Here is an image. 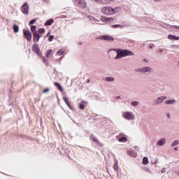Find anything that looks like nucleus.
<instances>
[{
  "mask_svg": "<svg viewBox=\"0 0 179 179\" xmlns=\"http://www.w3.org/2000/svg\"><path fill=\"white\" fill-rule=\"evenodd\" d=\"M112 51H115L117 53L115 59H120V58H125V57H133V55H135V54L129 50L112 49Z\"/></svg>",
  "mask_w": 179,
  "mask_h": 179,
  "instance_id": "nucleus-1",
  "label": "nucleus"
},
{
  "mask_svg": "<svg viewBox=\"0 0 179 179\" xmlns=\"http://www.w3.org/2000/svg\"><path fill=\"white\" fill-rule=\"evenodd\" d=\"M154 2H162V0H153Z\"/></svg>",
  "mask_w": 179,
  "mask_h": 179,
  "instance_id": "nucleus-49",
  "label": "nucleus"
},
{
  "mask_svg": "<svg viewBox=\"0 0 179 179\" xmlns=\"http://www.w3.org/2000/svg\"><path fill=\"white\" fill-rule=\"evenodd\" d=\"M37 29V27L36 25H32L31 27V31L32 34L37 33V31L36 30Z\"/></svg>",
  "mask_w": 179,
  "mask_h": 179,
  "instance_id": "nucleus-24",
  "label": "nucleus"
},
{
  "mask_svg": "<svg viewBox=\"0 0 179 179\" xmlns=\"http://www.w3.org/2000/svg\"><path fill=\"white\" fill-rule=\"evenodd\" d=\"M52 52V50H51V49L47 50V52H46L47 58L50 57V54H51Z\"/></svg>",
  "mask_w": 179,
  "mask_h": 179,
  "instance_id": "nucleus-36",
  "label": "nucleus"
},
{
  "mask_svg": "<svg viewBox=\"0 0 179 179\" xmlns=\"http://www.w3.org/2000/svg\"><path fill=\"white\" fill-rule=\"evenodd\" d=\"M29 3L27 2L24 3V4L21 7V10L24 15H29Z\"/></svg>",
  "mask_w": 179,
  "mask_h": 179,
  "instance_id": "nucleus-7",
  "label": "nucleus"
},
{
  "mask_svg": "<svg viewBox=\"0 0 179 179\" xmlns=\"http://www.w3.org/2000/svg\"><path fill=\"white\" fill-rule=\"evenodd\" d=\"M57 55H64L65 54V50L63 49L59 50L57 52Z\"/></svg>",
  "mask_w": 179,
  "mask_h": 179,
  "instance_id": "nucleus-31",
  "label": "nucleus"
},
{
  "mask_svg": "<svg viewBox=\"0 0 179 179\" xmlns=\"http://www.w3.org/2000/svg\"><path fill=\"white\" fill-rule=\"evenodd\" d=\"M85 103H86V101H83L81 103L79 104L80 110H85V105H83Z\"/></svg>",
  "mask_w": 179,
  "mask_h": 179,
  "instance_id": "nucleus-26",
  "label": "nucleus"
},
{
  "mask_svg": "<svg viewBox=\"0 0 179 179\" xmlns=\"http://www.w3.org/2000/svg\"><path fill=\"white\" fill-rule=\"evenodd\" d=\"M48 36H50V32H48V34H47V37H48Z\"/></svg>",
  "mask_w": 179,
  "mask_h": 179,
  "instance_id": "nucleus-54",
  "label": "nucleus"
},
{
  "mask_svg": "<svg viewBox=\"0 0 179 179\" xmlns=\"http://www.w3.org/2000/svg\"><path fill=\"white\" fill-rule=\"evenodd\" d=\"M116 139L119 142H122L123 143H125V142H127L128 141V139H127V136L122 133H121V134H120V135L117 136Z\"/></svg>",
  "mask_w": 179,
  "mask_h": 179,
  "instance_id": "nucleus-6",
  "label": "nucleus"
},
{
  "mask_svg": "<svg viewBox=\"0 0 179 179\" xmlns=\"http://www.w3.org/2000/svg\"><path fill=\"white\" fill-rule=\"evenodd\" d=\"M36 22H37V20L33 19L31 21H29V26H31V24H34V23H36Z\"/></svg>",
  "mask_w": 179,
  "mask_h": 179,
  "instance_id": "nucleus-35",
  "label": "nucleus"
},
{
  "mask_svg": "<svg viewBox=\"0 0 179 179\" xmlns=\"http://www.w3.org/2000/svg\"><path fill=\"white\" fill-rule=\"evenodd\" d=\"M63 100L68 107L71 106V103H69V101L68 100V98L66 96L63 97Z\"/></svg>",
  "mask_w": 179,
  "mask_h": 179,
  "instance_id": "nucleus-27",
  "label": "nucleus"
},
{
  "mask_svg": "<svg viewBox=\"0 0 179 179\" xmlns=\"http://www.w3.org/2000/svg\"><path fill=\"white\" fill-rule=\"evenodd\" d=\"M128 155H131V151H128Z\"/></svg>",
  "mask_w": 179,
  "mask_h": 179,
  "instance_id": "nucleus-53",
  "label": "nucleus"
},
{
  "mask_svg": "<svg viewBox=\"0 0 179 179\" xmlns=\"http://www.w3.org/2000/svg\"><path fill=\"white\" fill-rule=\"evenodd\" d=\"M158 52H163V49H159Z\"/></svg>",
  "mask_w": 179,
  "mask_h": 179,
  "instance_id": "nucleus-50",
  "label": "nucleus"
},
{
  "mask_svg": "<svg viewBox=\"0 0 179 179\" xmlns=\"http://www.w3.org/2000/svg\"><path fill=\"white\" fill-rule=\"evenodd\" d=\"M43 33H45V29L44 28H40L39 34H43Z\"/></svg>",
  "mask_w": 179,
  "mask_h": 179,
  "instance_id": "nucleus-37",
  "label": "nucleus"
},
{
  "mask_svg": "<svg viewBox=\"0 0 179 179\" xmlns=\"http://www.w3.org/2000/svg\"><path fill=\"white\" fill-rule=\"evenodd\" d=\"M113 169H115V171L118 170V162H117V161H115V163L113 165Z\"/></svg>",
  "mask_w": 179,
  "mask_h": 179,
  "instance_id": "nucleus-34",
  "label": "nucleus"
},
{
  "mask_svg": "<svg viewBox=\"0 0 179 179\" xmlns=\"http://www.w3.org/2000/svg\"><path fill=\"white\" fill-rule=\"evenodd\" d=\"M120 24H114V25H112V27L113 28H115V27H120Z\"/></svg>",
  "mask_w": 179,
  "mask_h": 179,
  "instance_id": "nucleus-42",
  "label": "nucleus"
},
{
  "mask_svg": "<svg viewBox=\"0 0 179 179\" xmlns=\"http://www.w3.org/2000/svg\"><path fill=\"white\" fill-rule=\"evenodd\" d=\"M47 92H50L49 88H47V89L44 90L43 93H47Z\"/></svg>",
  "mask_w": 179,
  "mask_h": 179,
  "instance_id": "nucleus-43",
  "label": "nucleus"
},
{
  "mask_svg": "<svg viewBox=\"0 0 179 179\" xmlns=\"http://www.w3.org/2000/svg\"><path fill=\"white\" fill-rule=\"evenodd\" d=\"M52 40H54V36L52 35L49 36L48 41H52Z\"/></svg>",
  "mask_w": 179,
  "mask_h": 179,
  "instance_id": "nucleus-38",
  "label": "nucleus"
},
{
  "mask_svg": "<svg viewBox=\"0 0 179 179\" xmlns=\"http://www.w3.org/2000/svg\"><path fill=\"white\" fill-rule=\"evenodd\" d=\"M114 0H101L102 3H104L105 5L111 3Z\"/></svg>",
  "mask_w": 179,
  "mask_h": 179,
  "instance_id": "nucleus-22",
  "label": "nucleus"
},
{
  "mask_svg": "<svg viewBox=\"0 0 179 179\" xmlns=\"http://www.w3.org/2000/svg\"><path fill=\"white\" fill-rule=\"evenodd\" d=\"M91 137L94 142H96V143H99V139H97V137L94 136V135H92Z\"/></svg>",
  "mask_w": 179,
  "mask_h": 179,
  "instance_id": "nucleus-33",
  "label": "nucleus"
},
{
  "mask_svg": "<svg viewBox=\"0 0 179 179\" xmlns=\"http://www.w3.org/2000/svg\"><path fill=\"white\" fill-rule=\"evenodd\" d=\"M54 85L55 86V87H57V89H59V90H60V92H64V88L62 87V85H60L59 83L55 82L54 83Z\"/></svg>",
  "mask_w": 179,
  "mask_h": 179,
  "instance_id": "nucleus-17",
  "label": "nucleus"
},
{
  "mask_svg": "<svg viewBox=\"0 0 179 179\" xmlns=\"http://www.w3.org/2000/svg\"><path fill=\"white\" fill-rule=\"evenodd\" d=\"M168 38H169V40L176 41H178V40H179L178 36H176V35H171V34L168 36Z\"/></svg>",
  "mask_w": 179,
  "mask_h": 179,
  "instance_id": "nucleus-16",
  "label": "nucleus"
},
{
  "mask_svg": "<svg viewBox=\"0 0 179 179\" xmlns=\"http://www.w3.org/2000/svg\"><path fill=\"white\" fill-rule=\"evenodd\" d=\"M166 144V138H162L157 142V146H163Z\"/></svg>",
  "mask_w": 179,
  "mask_h": 179,
  "instance_id": "nucleus-15",
  "label": "nucleus"
},
{
  "mask_svg": "<svg viewBox=\"0 0 179 179\" xmlns=\"http://www.w3.org/2000/svg\"><path fill=\"white\" fill-rule=\"evenodd\" d=\"M105 80H106V82H114L115 78L113 77H106Z\"/></svg>",
  "mask_w": 179,
  "mask_h": 179,
  "instance_id": "nucleus-29",
  "label": "nucleus"
},
{
  "mask_svg": "<svg viewBox=\"0 0 179 179\" xmlns=\"http://www.w3.org/2000/svg\"><path fill=\"white\" fill-rule=\"evenodd\" d=\"M166 99H167V96H159L155 100V104H162V103H163V101H164Z\"/></svg>",
  "mask_w": 179,
  "mask_h": 179,
  "instance_id": "nucleus-12",
  "label": "nucleus"
},
{
  "mask_svg": "<svg viewBox=\"0 0 179 179\" xmlns=\"http://www.w3.org/2000/svg\"><path fill=\"white\" fill-rule=\"evenodd\" d=\"M149 163V159L148 158V157H144L143 158V164H148Z\"/></svg>",
  "mask_w": 179,
  "mask_h": 179,
  "instance_id": "nucleus-23",
  "label": "nucleus"
},
{
  "mask_svg": "<svg viewBox=\"0 0 179 179\" xmlns=\"http://www.w3.org/2000/svg\"><path fill=\"white\" fill-rule=\"evenodd\" d=\"M90 82V79H88L87 83H89Z\"/></svg>",
  "mask_w": 179,
  "mask_h": 179,
  "instance_id": "nucleus-52",
  "label": "nucleus"
},
{
  "mask_svg": "<svg viewBox=\"0 0 179 179\" xmlns=\"http://www.w3.org/2000/svg\"><path fill=\"white\" fill-rule=\"evenodd\" d=\"M172 27H173V29H176L177 30H179V26L173 25Z\"/></svg>",
  "mask_w": 179,
  "mask_h": 179,
  "instance_id": "nucleus-40",
  "label": "nucleus"
},
{
  "mask_svg": "<svg viewBox=\"0 0 179 179\" xmlns=\"http://www.w3.org/2000/svg\"><path fill=\"white\" fill-rule=\"evenodd\" d=\"M97 39L98 40H105L106 41H114V38H113V36H108V35H103V36H99L97 38Z\"/></svg>",
  "mask_w": 179,
  "mask_h": 179,
  "instance_id": "nucleus-8",
  "label": "nucleus"
},
{
  "mask_svg": "<svg viewBox=\"0 0 179 179\" xmlns=\"http://www.w3.org/2000/svg\"><path fill=\"white\" fill-rule=\"evenodd\" d=\"M177 145H179V141H178V140H175V141L171 144V148H174L175 146H177Z\"/></svg>",
  "mask_w": 179,
  "mask_h": 179,
  "instance_id": "nucleus-25",
  "label": "nucleus"
},
{
  "mask_svg": "<svg viewBox=\"0 0 179 179\" xmlns=\"http://www.w3.org/2000/svg\"><path fill=\"white\" fill-rule=\"evenodd\" d=\"M153 47H155V45L153 43L149 45V48L152 49Z\"/></svg>",
  "mask_w": 179,
  "mask_h": 179,
  "instance_id": "nucleus-41",
  "label": "nucleus"
},
{
  "mask_svg": "<svg viewBox=\"0 0 179 179\" xmlns=\"http://www.w3.org/2000/svg\"><path fill=\"white\" fill-rule=\"evenodd\" d=\"M54 23V19L50 18L45 22V26H51Z\"/></svg>",
  "mask_w": 179,
  "mask_h": 179,
  "instance_id": "nucleus-18",
  "label": "nucleus"
},
{
  "mask_svg": "<svg viewBox=\"0 0 179 179\" xmlns=\"http://www.w3.org/2000/svg\"><path fill=\"white\" fill-rule=\"evenodd\" d=\"M32 51L38 55V57H40L41 58L43 57V54L41 53V51H40V48L38 47V44L34 43L31 47Z\"/></svg>",
  "mask_w": 179,
  "mask_h": 179,
  "instance_id": "nucleus-4",
  "label": "nucleus"
},
{
  "mask_svg": "<svg viewBox=\"0 0 179 179\" xmlns=\"http://www.w3.org/2000/svg\"><path fill=\"white\" fill-rule=\"evenodd\" d=\"M43 62L45 63L47 66H48V59L44 58L43 59Z\"/></svg>",
  "mask_w": 179,
  "mask_h": 179,
  "instance_id": "nucleus-39",
  "label": "nucleus"
},
{
  "mask_svg": "<svg viewBox=\"0 0 179 179\" xmlns=\"http://www.w3.org/2000/svg\"><path fill=\"white\" fill-rule=\"evenodd\" d=\"M120 99H121V96H116V100H120Z\"/></svg>",
  "mask_w": 179,
  "mask_h": 179,
  "instance_id": "nucleus-47",
  "label": "nucleus"
},
{
  "mask_svg": "<svg viewBox=\"0 0 179 179\" xmlns=\"http://www.w3.org/2000/svg\"><path fill=\"white\" fill-rule=\"evenodd\" d=\"M136 72H139L140 73H143L144 75H150V73H153V69L150 66H144L136 70Z\"/></svg>",
  "mask_w": 179,
  "mask_h": 179,
  "instance_id": "nucleus-2",
  "label": "nucleus"
},
{
  "mask_svg": "<svg viewBox=\"0 0 179 179\" xmlns=\"http://www.w3.org/2000/svg\"><path fill=\"white\" fill-rule=\"evenodd\" d=\"M143 61L144 62H146V64H148V62H149V61L148 60V59H143Z\"/></svg>",
  "mask_w": 179,
  "mask_h": 179,
  "instance_id": "nucleus-46",
  "label": "nucleus"
},
{
  "mask_svg": "<svg viewBox=\"0 0 179 179\" xmlns=\"http://www.w3.org/2000/svg\"><path fill=\"white\" fill-rule=\"evenodd\" d=\"M176 102V99H169L165 101V104H174Z\"/></svg>",
  "mask_w": 179,
  "mask_h": 179,
  "instance_id": "nucleus-19",
  "label": "nucleus"
},
{
  "mask_svg": "<svg viewBox=\"0 0 179 179\" xmlns=\"http://www.w3.org/2000/svg\"><path fill=\"white\" fill-rule=\"evenodd\" d=\"M41 37H43V36H41L40 34H38V32H34L33 34V41L34 43H38V41H40V38H41Z\"/></svg>",
  "mask_w": 179,
  "mask_h": 179,
  "instance_id": "nucleus-10",
  "label": "nucleus"
},
{
  "mask_svg": "<svg viewBox=\"0 0 179 179\" xmlns=\"http://www.w3.org/2000/svg\"><path fill=\"white\" fill-rule=\"evenodd\" d=\"M69 108H70V110H73V107H72V106L69 105Z\"/></svg>",
  "mask_w": 179,
  "mask_h": 179,
  "instance_id": "nucleus-48",
  "label": "nucleus"
},
{
  "mask_svg": "<svg viewBox=\"0 0 179 179\" xmlns=\"http://www.w3.org/2000/svg\"><path fill=\"white\" fill-rule=\"evenodd\" d=\"M142 170L143 171H146L147 173H149L150 174L152 173V171H150V169L148 167L144 166L142 168Z\"/></svg>",
  "mask_w": 179,
  "mask_h": 179,
  "instance_id": "nucleus-30",
  "label": "nucleus"
},
{
  "mask_svg": "<svg viewBox=\"0 0 179 179\" xmlns=\"http://www.w3.org/2000/svg\"><path fill=\"white\" fill-rule=\"evenodd\" d=\"M14 33H19V26H17L16 24H15L13 27Z\"/></svg>",
  "mask_w": 179,
  "mask_h": 179,
  "instance_id": "nucleus-21",
  "label": "nucleus"
},
{
  "mask_svg": "<svg viewBox=\"0 0 179 179\" xmlns=\"http://www.w3.org/2000/svg\"><path fill=\"white\" fill-rule=\"evenodd\" d=\"M101 22H106L107 23L108 22H113V20L111 17L101 16Z\"/></svg>",
  "mask_w": 179,
  "mask_h": 179,
  "instance_id": "nucleus-13",
  "label": "nucleus"
},
{
  "mask_svg": "<svg viewBox=\"0 0 179 179\" xmlns=\"http://www.w3.org/2000/svg\"><path fill=\"white\" fill-rule=\"evenodd\" d=\"M95 1H99V0H95Z\"/></svg>",
  "mask_w": 179,
  "mask_h": 179,
  "instance_id": "nucleus-56",
  "label": "nucleus"
},
{
  "mask_svg": "<svg viewBox=\"0 0 179 179\" xmlns=\"http://www.w3.org/2000/svg\"><path fill=\"white\" fill-rule=\"evenodd\" d=\"M63 100L68 107L71 106V103H69V101L68 100V98L66 96L63 97Z\"/></svg>",
  "mask_w": 179,
  "mask_h": 179,
  "instance_id": "nucleus-28",
  "label": "nucleus"
},
{
  "mask_svg": "<svg viewBox=\"0 0 179 179\" xmlns=\"http://www.w3.org/2000/svg\"><path fill=\"white\" fill-rule=\"evenodd\" d=\"M161 173H166V168H163L161 171Z\"/></svg>",
  "mask_w": 179,
  "mask_h": 179,
  "instance_id": "nucleus-44",
  "label": "nucleus"
},
{
  "mask_svg": "<svg viewBox=\"0 0 179 179\" xmlns=\"http://www.w3.org/2000/svg\"><path fill=\"white\" fill-rule=\"evenodd\" d=\"M113 15H114V13H118V12L121 10V8L117 7V8H113Z\"/></svg>",
  "mask_w": 179,
  "mask_h": 179,
  "instance_id": "nucleus-32",
  "label": "nucleus"
},
{
  "mask_svg": "<svg viewBox=\"0 0 179 179\" xmlns=\"http://www.w3.org/2000/svg\"><path fill=\"white\" fill-rule=\"evenodd\" d=\"M169 48H171L172 52H177V50L179 48V45H171L169 46Z\"/></svg>",
  "mask_w": 179,
  "mask_h": 179,
  "instance_id": "nucleus-14",
  "label": "nucleus"
},
{
  "mask_svg": "<svg viewBox=\"0 0 179 179\" xmlns=\"http://www.w3.org/2000/svg\"><path fill=\"white\" fill-rule=\"evenodd\" d=\"M130 104L131 106H132V107H138V106H139V101H131Z\"/></svg>",
  "mask_w": 179,
  "mask_h": 179,
  "instance_id": "nucleus-20",
  "label": "nucleus"
},
{
  "mask_svg": "<svg viewBox=\"0 0 179 179\" xmlns=\"http://www.w3.org/2000/svg\"><path fill=\"white\" fill-rule=\"evenodd\" d=\"M177 176L179 177V171L177 172Z\"/></svg>",
  "mask_w": 179,
  "mask_h": 179,
  "instance_id": "nucleus-55",
  "label": "nucleus"
},
{
  "mask_svg": "<svg viewBox=\"0 0 179 179\" xmlns=\"http://www.w3.org/2000/svg\"><path fill=\"white\" fill-rule=\"evenodd\" d=\"M101 13H103V15H114V11L113 10L112 7H103L101 8Z\"/></svg>",
  "mask_w": 179,
  "mask_h": 179,
  "instance_id": "nucleus-5",
  "label": "nucleus"
},
{
  "mask_svg": "<svg viewBox=\"0 0 179 179\" xmlns=\"http://www.w3.org/2000/svg\"><path fill=\"white\" fill-rule=\"evenodd\" d=\"M76 5L80 8H86V1L85 0H74Z\"/></svg>",
  "mask_w": 179,
  "mask_h": 179,
  "instance_id": "nucleus-9",
  "label": "nucleus"
},
{
  "mask_svg": "<svg viewBox=\"0 0 179 179\" xmlns=\"http://www.w3.org/2000/svg\"><path fill=\"white\" fill-rule=\"evenodd\" d=\"M122 117L127 121H134V120H135V114H134V112L131 111L124 112Z\"/></svg>",
  "mask_w": 179,
  "mask_h": 179,
  "instance_id": "nucleus-3",
  "label": "nucleus"
},
{
  "mask_svg": "<svg viewBox=\"0 0 179 179\" xmlns=\"http://www.w3.org/2000/svg\"><path fill=\"white\" fill-rule=\"evenodd\" d=\"M23 33L27 41H31L32 35H31V32H30V30L23 31Z\"/></svg>",
  "mask_w": 179,
  "mask_h": 179,
  "instance_id": "nucleus-11",
  "label": "nucleus"
},
{
  "mask_svg": "<svg viewBox=\"0 0 179 179\" xmlns=\"http://www.w3.org/2000/svg\"><path fill=\"white\" fill-rule=\"evenodd\" d=\"M174 150H176V151L178 150V148H177V147L174 148Z\"/></svg>",
  "mask_w": 179,
  "mask_h": 179,
  "instance_id": "nucleus-51",
  "label": "nucleus"
},
{
  "mask_svg": "<svg viewBox=\"0 0 179 179\" xmlns=\"http://www.w3.org/2000/svg\"><path fill=\"white\" fill-rule=\"evenodd\" d=\"M166 117H167L168 118H171V116H170V113H166Z\"/></svg>",
  "mask_w": 179,
  "mask_h": 179,
  "instance_id": "nucleus-45",
  "label": "nucleus"
}]
</instances>
